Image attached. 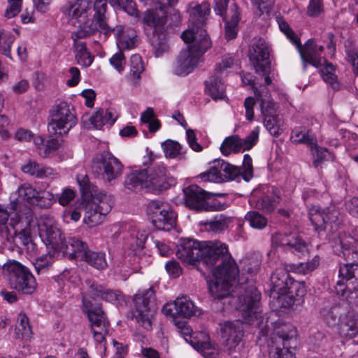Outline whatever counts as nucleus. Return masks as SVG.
I'll use <instances>...</instances> for the list:
<instances>
[{
	"instance_id": "nucleus-1",
	"label": "nucleus",
	"mask_w": 358,
	"mask_h": 358,
	"mask_svg": "<svg viewBox=\"0 0 358 358\" xmlns=\"http://www.w3.org/2000/svg\"><path fill=\"white\" fill-rule=\"evenodd\" d=\"M309 219L319 234L327 231L336 255L343 256L346 263L340 266L339 280L335 286L336 294L350 303L358 302V240L345 232L336 233L343 220L335 207L320 210L313 206L309 209Z\"/></svg>"
},
{
	"instance_id": "nucleus-2",
	"label": "nucleus",
	"mask_w": 358,
	"mask_h": 358,
	"mask_svg": "<svg viewBox=\"0 0 358 358\" xmlns=\"http://www.w3.org/2000/svg\"><path fill=\"white\" fill-rule=\"evenodd\" d=\"M93 5L95 13L90 20L87 18V12L92 6L91 0H76L74 3L68 2L62 6V12L68 22L78 28L75 34L76 38H87L97 31L106 36L113 31L106 20V1L96 0Z\"/></svg>"
},
{
	"instance_id": "nucleus-3",
	"label": "nucleus",
	"mask_w": 358,
	"mask_h": 358,
	"mask_svg": "<svg viewBox=\"0 0 358 358\" xmlns=\"http://www.w3.org/2000/svg\"><path fill=\"white\" fill-rule=\"evenodd\" d=\"M144 30L156 57L169 51V38L179 31L182 24V16L179 10L173 9L168 15L157 9H148L142 16Z\"/></svg>"
},
{
	"instance_id": "nucleus-4",
	"label": "nucleus",
	"mask_w": 358,
	"mask_h": 358,
	"mask_svg": "<svg viewBox=\"0 0 358 358\" xmlns=\"http://www.w3.org/2000/svg\"><path fill=\"white\" fill-rule=\"evenodd\" d=\"M228 248L220 241L199 242L187 238L180 241L177 256L184 263L195 266L202 262L209 268H213L220 258L227 257Z\"/></svg>"
},
{
	"instance_id": "nucleus-5",
	"label": "nucleus",
	"mask_w": 358,
	"mask_h": 358,
	"mask_svg": "<svg viewBox=\"0 0 358 358\" xmlns=\"http://www.w3.org/2000/svg\"><path fill=\"white\" fill-rule=\"evenodd\" d=\"M213 271V278L208 281L209 292L215 299H222L230 294L231 282L238 275V268L229 252L227 257L220 258Z\"/></svg>"
},
{
	"instance_id": "nucleus-6",
	"label": "nucleus",
	"mask_w": 358,
	"mask_h": 358,
	"mask_svg": "<svg viewBox=\"0 0 358 358\" xmlns=\"http://www.w3.org/2000/svg\"><path fill=\"white\" fill-rule=\"evenodd\" d=\"M299 345L296 331L290 324L278 327L268 343L270 358H296L294 350Z\"/></svg>"
},
{
	"instance_id": "nucleus-7",
	"label": "nucleus",
	"mask_w": 358,
	"mask_h": 358,
	"mask_svg": "<svg viewBox=\"0 0 358 358\" xmlns=\"http://www.w3.org/2000/svg\"><path fill=\"white\" fill-rule=\"evenodd\" d=\"M186 11L189 15V28L181 34V38L185 43L193 39H199L200 41L204 39L210 41L206 30L203 29L207 15L210 13L209 4L192 1L188 3Z\"/></svg>"
},
{
	"instance_id": "nucleus-8",
	"label": "nucleus",
	"mask_w": 358,
	"mask_h": 358,
	"mask_svg": "<svg viewBox=\"0 0 358 358\" xmlns=\"http://www.w3.org/2000/svg\"><path fill=\"white\" fill-rule=\"evenodd\" d=\"M183 192L186 206L196 211H219L227 207L225 203L215 199L216 196H224L227 194H213L196 185L188 186Z\"/></svg>"
},
{
	"instance_id": "nucleus-9",
	"label": "nucleus",
	"mask_w": 358,
	"mask_h": 358,
	"mask_svg": "<svg viewBox=\"0 0 358 358\" xmlns=\"http://www.w3.org/2000/svg\"><path fill=\"white\" fill-rule=\"evenodd\" d=\"M193 39L188 43H192L188 48L182 50L178 55L173 65V73L180 76H185L192 72L197 66L201 57L212 45L211 41L207 39L203 41Z\"/></svg>"
},
{
	"instance_id": "nucleus-10",
	"label": "nucleus",
	"mask_w": 358,
	"mask_h": 358,
	"mask_svg": "<svg viewBox=\"0 0 358 358\" xmlns=\"http://www.w3.org/2000/svg\"><path fill=\"white\" fill-rule=\"evenodd\" d=\"M136 322L146 330H150L152 319L157 310L155 290L152 287L138 291L133 298Z\"/></svg>"
},
{
	"instance_id": "nucleus-11",
	"label": "nucleus",
	"mask_w": 358,
	"mask_h": 358,
	"mask_svg": "<svg viewBox=\"0 0 358 358\" xmlns=\"http://www.w3.org/2000/svg\"><path fill=\"white\" fill-rule=\"evenodd\" d=\"M3 270L11 288L26 294L35 291L36 280L26 266L15 260H9L3 265Z\"/></svg>"
},
{
	"instance_id": "nucleus-12",
	"label": "nucleus",
	"mask_w": 358,
	"mask_h": 358,
	"mask_svg": "<svg viewBox=\"0 0 358 358\" xmlns=\"http://www.w3.org/2000/svg\"><path fill=\"white\" fill-rule=\"evenodd\" d=\"M261 293L255 286H248L245 293L238 297L239 310L243 322L261 328L263 324L262 311L260 308Z\"/></svg>"
},
{
	"instance_id": "nucleus-13",
	"label": "nucleus",
	"mask_w": 358,
	"mask_h": 358,
	"mask_svg": "<svg viewBox=\"0 0 358 358\" xmlns=\"http://www.w3.org/2000/svg\"><path fill=\"white\" fill-rule=\"evenodd\" d=\"M114 199L111 195L100 192L92 194L85 208L84 221L90 227L101 224L105 216L108 215L114 205Z\"/></svg>"
},
{
	"instance_id": "nucleus-14",
	"label": "nucleus",
	"mask_w": 358,
	"mask_h": 358,
	"mask_svg": "<svg viewBox=\"0 0 358 358\" xmlns=\"http://www.w3.org/2000/svg\"><path fill=\"white\" fill-rule=\"evenodd\" d=\"M123 165L111 153L103 152L94 158L91 166L92 173L97 178L110 182L119 178L122 173Z\"/></svg>"
},
{
	"instance_id": "nucleus-15",
	"label": "nucleus",
	"mask_w": 358,
	"mask_h": 358,
	"mask_svg": "<svg viewBox=\"0 0 358 358\" xmlns=\"http://www.w3.org/2000/svg\"><path fill=\"white\" fill-rule=\"evenodd\" d=\"M77 123L73 108L65 101L55 106L51 112V121L48 123V131L52 134H66Z\"/></svg>"
},
{
	"instance_id": "nucleus-16",
	"label": "nucleus",
	"mask_w": 358,
	"mask_h": 358,
	"mask_svg": "<svg viewBox=\"0 0 358 358\" xmlns=\"http://www.w3.org/2000/svg\"><path fill=\"white\" fill-rule=\"evenodd\" d=\"M82 301L83 311L87 314L91 322L94 338L96 342L101 343L105 340L108 333V322L106 321L105 314L101 306L93 303L87 296H83Z\"/></svg>"
},
{
	"instance_id": "nucleus-17",
	"label": "nucleus",
	"mask_w": 358,
	"mask_h": 358,
	"mask_svg": "<svg viewBox=\"0 0 358 358\" xmlns=\"http://www.w3.org/2000/svg\"><path fill=\"white\" fill-rule=\"evenodd\" d=\"M147 213L158 230L170 231L176 226L177 215L166 203L152 201L148 205Z\"/></svg>"
},
{
	"instance_id": "nucleus-18",
	"label": "nucleus",
	"mask_w": 358,
	"mask_h": 358,
	"mask_svg": "<svg viewBox=\"0 0 358 358\" xmlns=\"http://www.w3.org/2000/svg\"><path fill=\"white\" fill-rule=\"evenodd\" d=\"M241 169L239 166L232 165L223 159H216L212 162V165L208 173L201 174L203 180L222 182L226 180L240 181Z\"/></svg>"
},
{
	"instance_id": "nucleus-19",
	"label": "nucleus",
	"mask_w": 358,
	"mask_h": 358,
	"mask_svg": "<svg viewBox=\"0 0 358 358\" xmlns=\"http://www.w3.org/2000/svg\"><path fill=\"white\" fill-rule=\"evenodd\" d=\"M269 53V46L264 38H253L249 48L248 57L257 73L266 74L271 71Z\"/></svg>"
},
{
	"instance_id": "nucleus-20",
	"label": "nucleus",
	"mask_w": 358,
	"mask_h": 358,
	"mask_svg": "<svg viewBox=\"0 0 358 358\" xmlns=\"http://www.w3.org/2000/svg\"><path fill=\"white\" fill-rule=\"evenodd\" d=\"M273 241L285 251L299 257L304 255L308 250L307 242L296 231L276 233L273 237Z\"/></svg>"
},
{
	"instance_id": "nucleus-21",
	"label": "nucleus",
	"mask_w": 358,
	"mask_h": 358,
	"mask_svg": "<svg viewBox=\"0 0 358 358\" xmlns=\"http://www.w3.org/2000/svg\"><path fill=\"white\" fill-rule=\"evenodd\" d=\"M259 128L255 127L245 138H241L238 135H232L227 137L220 146V151L224 155H229L231 152L251 149L257 142L259 138Z\"/></svg>"
},
{
	"instance_id": "nucleus-22",
	"label": "nucleus",
	"mask_w": 358,
	"mask_h": 358,
	"mask_svg": "<svg viewBox=\"0 0 358 358\" xmlns=\"http://www.w3.org/2000/svg\"><path fill=\"white\" fill-rule=\"evenodd\" d=\"M9 226L14 230L15 241L21 243L27 250L34 252L36 245L31 238L29 220L15 213L10 217Z\"/></svg>"
},
{
	"instance_id": "nucleus-23",
	"label": "nucleus",
	"mask_w": 358,
	"mask_h": 358,
	"mask_svg": "<svg viewBox=\"0 0 358 358\" xmlns=\"http://www.w3.org/2000/svg\"><path fill=\"white\" fill-rule=\"evenodd\" d=\"M296 47L300 52L304 70L306 69L308 64L319 68L323 66L324 63H326L327 60L322 56L324 47L317 45L313 40H308L303 47H302L299 40V45Z\"/></svg>"
},
{
	"instance_id": "nucleus-24",
	"label": "nucleus",
	"mask_w": 358,
	"mask_h": 358,
	"mask_svg": "<svg viewBox=\"0 0 358 358\" xmlns=\"http://www.w3.org/2000/svg\"><path fill=\"white\" fill-rule=\"evenodd\" d=\"M306 294V289L304 283L292 279L285 293L279 297L278 306L281 308L299 306L303 303Z\"/></svg>"
},
{
	"instance_id": "nucleus-25",
	"label": "nucleus",
	"mask_w": 358,
	"mask_h": 358,
	"mask_svg": "<svg viewBox=\"0 0 358 358\" xmlns=\"http://www.w3.org/2000/svg\"><path fill=\"white\" fill-rule=\"evenodd\" d=\"M70 259L82 261L88 250L86 243L74 237H67L59 249Z\"/></svg>"
},
{
	"instance_id": "nucleus-26",
	"label": "nucleus",
	"mask_w": 358,
	"mask_h": 358,
	"mask_svg": "<svg viewBox=\"0 0 358 358\" xmlns=\"http://www.w3.org/2000/svg\"><path fill=\"white\" fill-rule=\"evenodd\" d=\"M222 337L229 348L236 347L243 336V323L240 320L227 322L221 327Z\"/></svg>"
},
{
	"instance_id": "nucleus-27",
	"label": "nucleus",
	"mask_w": 358,
	"mask_h": 358,
	"mask_svg": "<svg viewBox=\"0 0 358 358\" xmlns=\"http://www.w3.org/2000/svg\"><path fill=\"white\" fill-rule=\"evenodd\" d=\"M293 278L284 269H276L271 276L272 287L271 294L273 299H276L279 303V297L282 296L289 287V282Z\"/></svg>"
},
{
	"instance_id": "nucleus-28",
	"label": "nucleus",
	"mask_w": 358,
	"mask_h": 358,
	"mask_svg": "<svg viewBox=\"0 0 358 358\" xmlns=\"http://www.w3.org/2000/svg\"><path fill=\"white\" fill-rule=\"evenodd\" d=\"M145 170L148 184L152 189L162 190L166 188V180L169 176L163 164H155Z\"/></svg>"
},
{
	"instance_id": "nucleus-29",
	"label": "nucleus",
	"mask_w": 358,
	"mask_h": 358,
	"mask_svg": "<svg viewBox=\"0 0 358 358\" xmlns=\"http://www.w3.org/2000/svg\"><path fill=\"white\" fill-rule=\"evenodd\" d=\"M294 141L296 143H304L310 145V149L313 152L314 160L313 165L317 167L327 157V155H330V152L327 149L319 148L316 143V140L310 137L307 134L299 132L295 134Z\"/></svg>"
},
{
	"instance_id": "nucleus-30",
	"label": "nucleus",
	"mask_w": 358,
	"mask_h": 358,
	"mask_svg": "<svg viewBox=\"0 0 358 358\" xmlns=\"http://www.w3.org/2000/svg\"><path fill=\"white\" fill-rule=\"evenodd\" d=\"M339 334L342 336L353 338L358 334V316L353 310H347L338 322Z\"/></svg>"
},
{
	"instance_id": "nucleus-31",
	"label": "nucleus",
	"mask_w": 358,
	"mask_h": 358,
	"mask_svg": "<svg viewBox=\"0 0 358 358\" xmlns=\"http://www.w3.org/2000/svg\"><path fill=\"white\" fill-rule=\"evenodd\" d=\"M22 171L24 173L29 174L38 178H55L58 173L50 166L43 164H39L36 161L29 160L22 167Z\"/></svg>"
},
{
	"instance_id": "nucleus-32",
	"label": "nucleus",
	"mask_w": 358,
	"mask_h": 358,
	"mask_svg": "<svg viewBox=\"0 0 358 358\" xmlns=\"http://www.w3.org/2000/svg\"><path fill=\"white\" fill-rule=\"evenodd\" d=\"M233 222V217L226 214H217L209 220L206 221L203 225L206 231L215 234L222 233L229 229V225Z\"/></svg>"
},
{
	"instance_id": "nucleus-33",
	"label": "nucleus",
	"mask_w": 358,
	"mask_h": 358,
	"mask_svg": "<svg viewBox=\"0 0 358 358\" xmlns=\"http://www.w3.org/2000/svg\"><path fill=\"white\" fill-rule=\"evenodd\" d=\"M45 236L48 244L57 250H59L61 246L66 240L64 234L61 231L57 225L51 220L43 224Z\"/></svg>"
},
{
	"instance_id": "nucleus-34",
	"label": "nucleus",
	"mask_w": 358,
	"mask_h": 358,
	"mask_svg": "<svg viewBox=\"0 0 358 358\" xmlns=\"http://www.w3.org/2000/svg\"><path fill=\"white\" fill-rule=\"evenodd\" d=\"M117 115L113 108L104 110L99 108L90 117V121L95 129H101L106 124L113 125L116 121Z\"/></svg>"
},
{
	"instance_id": "nucleus-35",
	"label": "nucleus",
	"mask_w": 358,
	"mask_h": 358,
	"mask_svg": "<svg viewBox=\"0 0 358 358\" xmlns=\"http://www.w3.org/2000/svg\"><path fill=\"white\" fill-rule=\"evenodd\" d=\"M279 201L280 196L278 189L271 187L268 188L266 194L257 201L256 206L258 209L269 213L275 209Z\"/></svg>"
},
{
	"instance_id": "nucleus-36",
	"label": "nucleus",
	"mask_w": 358,
	"mask_h": 358,
	"mask_svg": "<svg viewBox=\"0 0 358 358\" xmlns=\"http://www.w3.org/2000/svg\"><path fill=\"white\" fill-rule=\"evenodd\" d=\"M206 92L213 99H224L226 96L225 86L219 74H215L205 83Z\"/></svg>"
},
{
	"instance_id": "nucleus-37",
	"label": "nucleus",
	"mask_w": 358,
	"mask_h": 358,
	"mask_svg": "<svg viewBox=\"0 0 358 358\" xmlns=\"http://www.w3.org/2000/svg\"><path fill=\"white\" fill-rule=\"evenodd\" d=\"M346 311V306L335 304L331 307L323 308L320 314L329 326H334L339 322V317H343Z\"/></svg>"
},
{
	"instance_id": "nucleus-38",
	"label": "nucleus",
	"mask_w": 358,
	"mask_h": 358,
	"mask_svg": "<svg viewBox=\"0 0 358 358\" xmlns=\"http://www.w3.org/2000/svg\"><path fill=\"white\" fill-rule=\"evenodd\" d=\"M125 186L131 190L151 188L146 176V170L141 169L131 173L125 180Z\"/></svg>"
},
{
	"instance_id": "nucleus-39",
	"label": "nucleus",
	"mask_w": 358,
	"mask_h": 358,
	"mask_svg": "<svg viewBox=\"0 0 358 358\" xmlns=\"http://www.w3.org/2000/svg\"><path fill=\"white\" fill-rule=\"evenodd\" d=\"M76 31L72 33V38L74 41V47L76 48V58L78 63L83 66H90L93 62V57L86 48V45L83 42L78 40L82 38H76L75 36Z\"/></svg>"
},
{
	"instance_id": "nucleus-40",
	"label": "nucleus",
	"mask_w": 358,
	"mask_h": 358,
	"mask_svg": "<svg viewBox=\"0 0 358 358\" xmlns=\"http://www.w3.org/2000/svg\"><path fill=\"white\" fill-rule=\"evenodd\" d=\"M130 71L127 76L128 80L135 87L140 83L141 74L144 71V65L139 55H133L130 59Z\"/></svg>"
},
{
	"instance_id": "nucleus-41",
	"label": "nucleus",
	"mask_w": 358,
	"mask_h": 358,
	"mask_svg": "<svg viewBox=\"0 0 358 358\" xmlns=\"http://www.w3.org/2000/svg\"><path fill=\"white\" fill-rule=\"evenodd\" d=\"M174 306L176 313L185 318H189L196 315L197 313L199 315L201 313L194 303L186 297L178 298L174 302Z\"/></svg>"
},
{
	"instance_id": "nucleus-42",
	"label": "nucleus",
	"mask_w": 358,
	"mask_h": 358,
	"mask_svg": "<svg viewBox=\"0 0 358 358\" xmlns=\"http://www.w3.org/2000/svg\"><path fill=\"white\" fill-rule=\"evenodd\" d=\"M255 99L259 103L263 118L277 115L275 103L267 94L263 95L261 92L257 91L255 92Z\"/></svg>"
},
{
	"instance_id": "nucleus-43",
	"label": "nucleus",
	"mask_w": 358,
	"mask_h": 358,
	"mask_svg": "<svg viewBox=\"0 0 358 358\" xmlns=\"http://www.w3.org/2000/svg\"><path fill=\"white\" fill-rule=\"evenodd\" d=\"M17 338L24 341H29L32 337V331L29 322V318L24 313H20L15 326Z\"/></svg>"
},
{
	"instance_id": "nucleus-44",
	"label": "nucleus",
	"mask_w": 358,
	"mask_h": 358,
	"mask_svg": "<svg viewBox=\"0 0 358 358\" xmlns=\"http://www.w3.org/2000/svg\"><path fill=\"white\" fill-rule=\"evenodd\" d=\"M92 267L102 270L108 266L106 253L99 251H92L88 249L83 259Z\"/></svg>"
},
{
	"instance_id": "nucleus-45",
	"label": "nucleus",
	"mask_w": 358,
	"mask_h": 358,
	"mask_svg": "<svg viewBox=\"0 0 358 358\" xmlns=\"http://www.w3.org/2000/svg\"><path fill=\"white\" fill-rule=\"evenodd\" d=\"M264 124L271 135L278 136L282 132L283 120L278 115L263 118Z\"/></svg>"
},
{
	"instance_id": "nucleus-46",
	"label": "nucleus",
	"mask_w": 358,
	"mask_h": 358,
	"mask_svg": "<svg viewBox=\"0 0 358 358\" xmlns=\"http://www.w3.org/2000/svg\"><path fill=\"white\" fill-rule=\"evenodd\" d=\"M320 257L315 255L311 260L305 263L292 264L289 266L292 271L299 274H307L314 271L320 264Z\"/></svg>"
},
{
	"instance_id": "nucleus-47",
	"label": "nucleus",
	"mask_w": 358,
	"mask_h": 358,
	"mask_svg": "<svg viewBox=\"0 0 358 358\" xmlns=\"http://www.w3.org/2000/svg\"><path fill=\"white\" fill-rule=\"evenodd\" d=\"M165 157L171 159L183 156L182 146L177 141L168 139L162 143Z\"/></svg>"
},
{
	"instance_id": "nucleus-48",
	"label": "nucleus",
	"mask_w": 358,
	"mask_h": 358,
	"mask_svg": "<svg viewBox=\"0 0 358 358\" xmlns=\"http://www.w3.org/2000/svg\"><path fill=\"white\" fill-rule=\"evenodd\" d=\"M15 41V36L9 31L0 29V53L12 59L10 47Z\"/></svg>"
},
{
	"instance_id": "nucleus-49",
	"label": "nucleus",
	"mask_w": 358,
	"mask_h": 358,
	"mask_svg": "<svg viewBox=\"0 0 358 358\" xmlns=\"http://www.w3.org/2000/svg\"><path fill=\"white\" fill-rule=\"evenodd\" d=\"M324 67L321 69L322 77L326 83L330 84L334 90L339 89V83L337 82V76L335 75V68L331 63H324Z\"/></svg>"
},
{
	"instance_id": "nucleus-50",
	"label": "nucleus",
	"mask_w": 358,
	"mask_h": 358,
	"mask_svg": "<svg viewBox=\"0 0 358 358\" xmlns=\"http://www.w3.org/2000/svg\"><path fill=\"white\" fill-rule=\"evenodd\" d=\"M245 219L252 228L257 229L265 228L268 223L267 219L263 215L255 210L248 212Z\"/></svg>"
},
{
	"instance_id": "nucleus-51",
	"label": "nucleus",
	"mask_w": 358,
	"mask_h": 358,
	"mask_svg": "<svg viewBox=\"0 0 358 358\" xmlns=\"http://www.w3.org/2000/svg\"><path fill=\"white\" fill-rule=\"evenodd\" d=\"M34 204L41 208H49L56 201L54 194L48 191H39Z\"/></svg>"
},
{
	"instance_id": "nucleus-52",
	"label": "nucleus",
	"mask_w": 358,
	"mask_h": 358,
	"mask_svg": "<svg viewBox=\"0 0 358 358\" xmlns=\"http://www.w3.org/2000/svg\"><path fill=\"white\" fill-rule=\"evenodd\" d=\"M240 168L241 169L240 179L243 178L248 182L253 176L252 159L248 154L244 155L243 166Z\"/></svg>"
},
{
	"instance_id": "nucleus-53",
	"label": "nucleus",
	"mask_w": 358,
	"mask_h": 358,
	"mask_svg": "<svg viewBox=\"0 0 358 358\" xmlns=\"http://www.w3.org/2000/svg\"><path fill=\"white\" fill-rule=\"evenodd\" d=\"M38 192L29 184H24L19 188L20 195L31 205L34 204V201L37 198Z\"/></svg>"
},
{
	"instance_id": "nucleus-54",
	"label": "nucleus",
	"mask_w": 358,
	"mask_h": 358,
	"mask_svg": "<svg viewBox=\"0 0 358 358\" xmlns=\"http://www.w3.org/2000/svg\"><path fill=\"white\" fill-rule=\"evenodd\" d=\"M52 264V257L50 255H45L38 257L34 263L37 274L46 273Z\"/></svg>"
},
{
	"instance_id": "nucleus-55",
	"label": "nucleus",
	"mask_w": 358,
	"mask_h": 358,
	"mask_svg": "<svg viewBox=\"0 0 358 358\" xmlns=\"http://www.w3.org/2000/svg\"><path fill=\"white\" fill-rule=\"evenodd\" d=\"M252 3L257 6L255 14L259 17L264 14L268 15L273 6V0H251Z\"/></svg>"
},
{
	"instance_id": "nucleus-56",
	"label": "nucleus",
	"mask_w": 358,
	"mask_h": 358,
	"mask_svg": "<svg viewBox=\"0 0 358 358\" xmlns=\"http://www.w3.org/2000/svg\"><path fill=\"white\" fill-rule=\"evenodd\" d=\"M60 146V143L55 138H51L46 141L43 150L39 151V155L43 157H49L53 152L57 151Z\"/></svg>"
},
{
	"instance_id": "nucleus-57",
	"label": "nucleus",
	"mask_w": 358,
	"mask_h": 358,
	"mask_svg": "<svg viewBox=\"0 0 358 358\" xmlns=\"http://www.w3.org/2000/svg\"><path fill=\"white\" fill-rule=\"evenodd\" d=\"M279 27L282 32H283L287 38L294 45H299V41L300 40L298 36L290 28L289 25L285 21H279Z\"/></svg>"
},
{
	"instance_id": "nucleus-58",
	"label": "nucleus",
	"mask_w": 358,
	"mask_h": 358,
	"mask_svg": "<svg viewBox=\"0 0 358 358\" xmlns=\"http://www.w3.org/2000/svg\"><path fill=\"white\" fill-rule=\"evenodd\" d=\"M9 5L6 10L5 16L12 18L16 16L21 10L22 0H7Z\"/></svg>"
},
{
	"instance_id": "nucleus-59",
	"label": "nucleus",
	"mask_w": 358,
	"mask_h": 358,
	"mask_svg": "<svg viewBox=\"0 0 358 358\" xmlns=\"http://www.w3.org/2000/svg\"><path fill=\"white\" fill-rule=\"evenodd\" d=\"M55 198L58 199L60 205L64 206L68 205L75 198V192L70 188H65L62 194H57Z\"/></svg>"
},
{
	"instance_id": "nucleus-60",
	"label": "nucleus",
	"mask_w": 358,
	"mask_h": 358,
	"mask_svg": "<svg viewBox=\"0 0 358 358\" xmlns=\"http://www.w3.org/2000/svg\"><path fill=\"white\" fill-rule=\"evenodd\" d=\"M323 12L322 0H310L307 8V13L309 16L317 17Z\"/></svg>"
},
{
	"instance_id": "nucleus-61",
	"label": "nucleus",
	"mask_w": 358,
	"mask_h": 358,
	"mask_svg": "<svg viewBox=\"0 0 358 358\" xmlns=\"http://www.w3.org/2000/svg\"><path fill=\"white\" fill-rule=\"evenodd\" d=\"M234 59L230 55H224L222 57V61L217 64L215 69V73L216 74H222V72L233 66Z\"/></svg>"
},
{
	"instance_id": "nucleus-62",
	"label": "nucleus",
	"mask_w": 358,
	"mask_h": 358,
	"mask_svg": "<svg viewBox=\"0 0 358 358\" xmlns=\"http://www.w3.org/2000/svg\"><path fill=\"white\" fill-rule=\"evenodd\" d=\"M110 64L119 72L124 70L126 64L123 54L120 52L112 56L110 59Z\"/></svg>"
},
{
	"instance_id": "nucleus-63",
	"label": "nucleus",
	"mask_w": 358,
	"mask_h": 358,
	"mask_svg": "<svg viewBox=\"0 0 358 358\" xmlns=\"http://www.w3.org/2000/svg\"><path fill=\"white\" fill-rule=\"evenodd\" d=\"M106 289L107 287L101 285L93 282L90 285L88 292L93 298H99L103 300Z\"/></svg>"
},
{
	"instance_id": "nucleus-64",
	"label": "nucleus",
	"mask_w": 358,
	"mask_h": 358,
	"mask_svg": "<svg viewBox=\"0 0 358 358\" xmlns=\"http://www.w3.org/2000/svg\"><path fill=\"white\" fill-rule=\"evenodd\" d=\"M165 268L168 273L173 278H177L182 273V268L176 260L167 262Z\"/></svg>"
}]
</instances>
